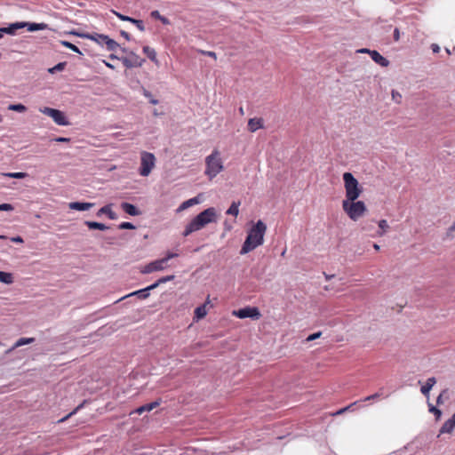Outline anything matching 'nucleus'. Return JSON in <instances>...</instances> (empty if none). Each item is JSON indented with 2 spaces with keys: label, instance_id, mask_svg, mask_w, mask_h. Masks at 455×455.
Segmentation results:
<instances>
[{
  "label": "nucleus",
  "instance_id": "obj_8",
  "mask_svg": "<svg viewBox=\"0 0 455 455\" xmlns=\"http://www.w3.org/2000/svg\"><path fill=\"white\" fill-rule=\"evenodd\" d=\"M120 60L124 66L127 68H139L143 65L145 60L137 55L134 52L130 51L128 55L121 57Z\"/></svg>",
  "mask_w": 455,
  "mask_h": 455
},
{
  "label": "nucleus",
  "instance_id": "obj_40",
  "mask_svg": "<svg viewBox=\"0 0 455 455\" xmlns=\"http://www.w3.org/2000/svg\"><path fill=\"white\" fill-rule=\"evenodd\" d=\"M446 237L452 239L455 237V221L446 231Z\"/></svg>",
  "mask_w": 455,
  "mask_h": 455
},
{
  "label": "nucleus",
  "instance_id": "obj_30",
  "mask_svg": "<svg viewBox=\"0 0 455 455\" xmlns=\"http://www.w3.org/2000/svg\"><path fill=\"white\" fill-rule=\"evenodd\" d=\"M428 411L433 413L435 417V420H439L442 417V411L437 407L434 406L432 403H428Z\"/></svg>",
  "mask_w": 455,
  "mask_h": 455
},
{
  "label": "nucleus",
  "instance_id": "obj_14",
  "mask_svg": "<svg viewBox=\"0 0 455 455\" xmlns=\"http://www.w3.org/2000/svg\"><path fill=\"white\" fill-rule=\"evenodd\" d=\"M455 428V413L451 416V419L446 420L439 430V435L448 433L451 434Z\"/></svg>",
  "mask_w": 455,
  "mask_h": 455
},
{
  "label": "nucleus",
  "instance_id": "obj_37",
  "mask_svg": "<svg viewBox=\"0 0 455 455\" xmlns=\"http://www.w3.org/2000/svg\"><path fill=\"white\" fill-rule=\"evenodd\" d=\"M8 109L22 113L27 110V108L23 104H11L9 105Z\"/></svg>",
  "mask_w": 455,
  "mask_h": 455
},
{
  "label": "nucleus",
  "instance_id": "obj_26",
  "mask_svg": "<svg viewBox=\"0 0 455 455\" xmlns=\"http://www.w3.org/2000/svg\"><path fill=\"white\" fill-rule=\"evenodd\" d=\"M143 52L147 54L148 58L152 60L153 62L157 63L158 60L156 59V52L153 48H150L149 46H144L143 47Z\"/></svg>",
  "mask_w": 455,
  "mask_h": 455
},
{
  "label": "nucleus",
  "instance_id": "obj_31",
  "mask_svg": "<svg viewBox=\"0 0 455 455\" xmlns=\"http://www.w3.org/2000/svg\"><path fill=\"white\" fill-rule=\"evenodd\" d=\"M378 226H379V228L377 230V234L379 235H383L386 232V230L388 228V224H387V220H381L379 222Z\"/></svg>",
  "mask_w": 455,
  "mask_h": 455
},
{
  "label": "nucleus",
  "instance_id": "obj_3",
  "mask_svg": "<svg viewBox=\"0 0 455 455\" xmlns=\"http://www.w3.org/2000/svg\"><path fill=\"white\" fill-rule=\"evenodd\" d=\"M343 180L346 190L345 200L355 201L362 194L363 188L351 172H345L343 174Z\"/></svg>",
  "mask_w": 455,
  "mask_h": 455
},
{
  "label": "nucleus",
  "instance_id": "obj_35",
  "mask_svg": "<svg viewBox=\"0 0 455 455\" xmlns=\"http://www.w3.org/2000/svg\"><path fill=\"white\" fill-rule=\"evenodd\" d=\"M60 44L76 53L83 54L77 46L68 41H60Z\"/></svg>",
  "mask_w": 455,
  "mask_h": 455
},
{
  "label": "nucleus",
  "instance_id": "obj_56",
  "mask_svg": "<svg viewBox=\"0 0 455 455\" xmlns=\"http://www.w3.org/2000/svg\"><path fill=\"white\" fill-rule=\"evenodd\" d=\"M12 241L14 243H23V239L21 236H15L12 238Z\"/></svg>",
  "mask_w": 455,
  "mask_h": 455
},
{
  "label": "nucleus",
  "instance_id": "obj_48",
  "mask_svg": "<svg viewBox=\"0 0 455 455\" xmlns=\"http://www.w3.org/2000/svg\"><path fill=\"white\" fill-rule=\"evenodd\" d=\"M150 16L153 18V19H156V20H160L162 15L160 14V12L157 11V10H155V11H152L151 13H150Z\"/></svg>",
  "mask_w": 455,
  "mask_h": 455
},
{
  "label": "nucleus",
  "instance_id": "obj_23",
  "mask_svg": "<svg viewBox=\"0 0 455 455\" xmlns=\"http://www.w3.org/2000/svg\"><path fill=\"white\" fill-rule=\"evenodd\" d=\"M198 203H199V200L197 199V197L190 198V199L183 202L177 209V212H182V211L188 209V207L193 206L194 204H198Z\"/></svg>",
  "mask_w": 455,
  "mask_h": 455
},
{
  "label": "nucleus",
  "instance_id": "obj_39",
  "mask_svg": "<svg viewBox=\"0 0 455 455\" xmlns=\"http://www.w3.org/2000/svg\"><path fill=\"white\" fill-rule=\"evenodd\" d=\"M448 389H443L440 395L437 396L436 398V403L437 404H442L443 403V398H448Z\"/></svg>",
  "mask_w": 455,
  "mask_h": 455
},
{
  "label": "nucleus",
  "instance_id": "obj_27",
  "mask_svg": "<svg viewBox=\"0 0 455 455\" xmlns=\"http://www.w3.org/2000/svg\"><path fill=\"white\" fill-rule=\"evenodd\" d=\"M131 296H137L139 299H144L149 296V291L147 290V288H144V289H140L139 291H133V292L130 293L129 295H127V297H131ZM125 298H126V296H125ZM123 299H124V297Z\"/></svg>",
  "mask_w": 455,
  "mask_h": 455
},
{
  "label": "nucleus",
  "instance_id": "obj_17",
  "mask_svg": "<svg viewBox=\"0 0 455 455\" xmlns=\"http://www.w3.org/2000/svg\"><path fill=\"white\" fill-rule=\"evenodd\" d=\"M263 123L262 118H251L248 121V130L251 132H255L257 130L263 128Z\"/></svg>",
  "mask_w": 455,
  "mask_h": 455
},
{
  "label": "nucleus",
  "instance_id": "obj_7",
  "mask_svg": "<svg viewBox=\"0 0 455 455\" xmlns=\"http://www.w3.org/2000/svg\"><path fill=\"white\" fill-rule=\"evenodd\" d=\"M156 157L152 153L143 152L140 159V174L148 176L155 166Z\"/></svg>",
  "mask_w": 455,
  "mask_h": 455
},
{
  "label": "nucleus",
  "instance_id": "obj_49",
  "mask_svg": "<svg viewBox=\"0 0 455 455\" xmlns=\"http://www.w3.org/2000/svg\"><path fill=\"white\" fill-rule=\"evenodd\" d=\"M200 52L204 55H206V56H209V57H212V58H214L216 59L217 56H216V53L214 52H211V51H200Z\"/></svg>",
  "mask_w": 455,
  "mask_h": 455
},
{
  "label": "nucleus",
  "instance_id": "obj_16",
  "mask_svg": "<svg viewBox=\"0 0 455 455\" xmlns=\"http://www.w3.org/2000/svg\"><path fill=\"white\" fill-rule=\"evenodd\" d=\"M121 208L123 211H124L127 214L131 216H139L140 215V211L132 204L130 203H122Z\"/></svg>",
  "mask_w": 455,
  "mask_h": 455
},
{
  "label": "nucleus",
  "instance_id": "obj_6",
  "mask_svg": "<svg viewBox=\"0 0 455 455\" xmlns=\"http://www.w3.org/2000/svg\"><path fill=\"white\" fill-rule=\"evenodd\" d=\"M206 170L205 174L210 178L213 179L223 170L222 160L220 156V152L218 150H214L210 156H208L205 159Z\"/></svg>",
  "mask_w": 455,
  "mask_h": 455
},
{
  "label": "nucleus",
  "instance_id": "obj_25",
  "mask_svg": "<svg viewBox=\"0 0 455 455\" xmlns=\"http://www.w3.org/2000/svg\"><path fill=\"white\" fill-rule=\"evenodd\" d=\"M206 314H207L206 305L205 304L201 305L195 309L194 318L196 320H200V319L204 318L206 315Z\"/></svg>",
  "mask_w": 455,
  "mask_h": 455
},
{
  "label": "nucleus",
  "instance_id": "obj_1",
  "mask_svg": "<svg viewBox=\"0 0 455 455\" xmlns=\"http://www.w3.org/2000/svg\"><path fill=\"white\" fill-rule=\"evenodd\" d=\"M266 231L267 225L262 220H258L256 224L248 231L245 241L240 251V254H246L253 251L258 246L263 244Z\"/></svg>",
  "mask_w": 455,
  "mask_h": 455
},
{
  "label": "nucleus",
  "instance_id": "obj_4",
  "mask_svg": "<svg viewBox=\"0 0 455 455\" xmlns=\"http://www.w3.org/2000/svg\"><path fill=\"white\" fill-rule=\"evenodd\" d=\"M343 211L354 221H356L367 212L365 204L363 201H348L343 200Z\"/></svg>",
  "mask_w": 455,
  "mask_h": 455
},
{
  "label": "nucleus",
  "instance_id": "obj_64",
  "mask_svg": "<svg viewBox=\"0 0 455 455\" xmlns=\"http://www.w3.org/2000/svg\"><path fill=\"white\" fill-rule=\"evenodd\" d=\"M373 247H374V249H375V250H377V251H378V250H379V246L377 243H374V244H373Z\"/></svg>",
  "mask_w": 455,
  "mask_h": 455
},
{
  "label": "nucleus",
  "instance_id": "obj_2",
  "mask_svg": "<svg viewBox=\"0 0 455 455\" xmlns=\"http://www.w3.org/2000/svg\"><path fill=\"white\" fill-rule=\"evenodd\" d=\"M216 221V210L210 207L196 215L185 228L183 235L188 236L193 232L198 231L207 224Z\"/></svg>",
  "mask_w": 455,
  "mask_h": 455
},
{
  "label": "nucleus",
  "instance_id": "obj_58",
  "mask_svg": "<svg viewBox=\"0 0 455 455\" xmlns=\"http://www.w3.org/2000/svg\"><path fill=\"white\" fill-rule=\"evenodd\" d=\"M346 411H347V408H346V407H344V408H342V409H340V410L337 411L333 415H341V414H343V413H344V412H346Z\"/></svg>",
  "mask_w": 455,
  "mask_h": 455
},
{
  "label": "nucleus",
  "instance_id": "obj_42",
  "mask_svg": "<svg viewBox=\"0 0 455 455\" xmlns=\"http://www.w3.org/2000/svg\"><path fill=\"white\" fill-rule=\"evenodd\" d=\"M321 336H322V331L315 332V333L307 336V338L306 339V341L309 342V341L315 340L316 339L320 338Z\"/></svg>",
  "mask_w": 455,
  "mask_h": 455
},
{
  "label": "nucleus",
  "instance_id": "obj_12",
  "mask_svg": "<svg viewBox=\"0 0 455 455\" xmlns=\"http://www.w3.org/2000/svg\"><path fill=\"white\" fill-rule=\"evenodd\" d=\"M99 37L102 42H104V44H106L107 49L111 52L116 51L117 48H120V44L116 42L114 39L109 38L107 35L104 34H98L94 33L93 37Z\"/></svg>",
  "mask_w": 455,
  "mask_h": 455
},
{
  "label": "nucleus",
  "instance_id": "obj_47",
  "mask_svg": "<svg viewBox=\"0 0 455 455\" xmlns=\"http://www.w3.org/2000/svg\"><path fill=\"white\" fill-rule=\"evenodd\" d=\"M144 95H145L146 97L149 98V102H150L151 104H153V105H156V104H158V100H156V99H154V98H152V95H151V93H150L149 92H147V91H146V92H145V93H144Z\"/></svg>",
  "mask_w": 455,
  "mask_h": 455
},
{
  "label": "nucleus",
  "instance_id": "obj_54",
  "mask_svg": "<svg viewBox=\"0 0 455 455\" xmlns=\"http://www.w3.org/2000/svg\"><path fill=\"white\" fill-rule=\"evenodd\" d=\"M164 25H169L170 24V20L164 17V16H162L161 19L159 20Z\"/></svg>",
  "mask_w": 455,
  "mask_h": 455
},
{
  "label": "nucleus",
  "instance_id": "obj_45",
  "mask_svg": "<svg viewBox=\"0 0 455 455\" xmlns=\"http://www.w3.org/2000/svg\"><path fill=\"white\" fill-rule=\"evenodd\" d=\"M178 257V254L177 253H174V252H168L166 254V256L163 259H161L162 260H164V265L167 263V261L171 259H173V258H176Z\"/></svg>",
  "mask_w": 455,
  "mask_h": 455
},
{
  "label": "nucleus",
  "instance_id": "obj_51",
  "mask_svg": "<svg viewBox=\"0 0 455 455\" xmlns=\"http://www.w3.org/2000/svg\"><path fill=\"white\" fill-rule=\"evenodd\" d=\"M160 284H161V283H158V280H157L156 283H152L151 285H149V286H148V287H146V288H147V290H148V291H152V290L156 289V287H158Z\"/></svg>",
  "mask_w": 455,
  "mask_h": 455
},
{
  "label": "nucleus",
  "instance_id": "obj_59",
  "mask_svg": "<svg viewBox=\"0 0 455 455\" xmlns=\"http://www.w3.org/2000/svg\"><path fill=\"white\" fill-rule=\"evenodd\" d=\"M357 403H358V401L354 402V403H350L349 405L346 406L347 410L350 411Z\"/></svg>",
  "mask_w": 455,
  "mask_h": 455
},
{
  "label": "nucleus",
  "instance_id": "obj_41",
  "mask_svg": "<svg viewBox=\"0 0 455 455\" xmlns=\"http://www.w3.org/2000/svg\"><path fill=\"white\" fill-rule=\"evenodd\" d=\"M119 229H135V226L131 222H122L118 226Z\"/></svg>",
  "mask_w": 455,
  "mask_h": 455
},
{
  "label": "nucleus",
  "instance_id": "obj_44",
  "mask_svg": "<svg viewBox=\"0 0 455 455\" xmlns=\"http://www.w3.org/2000/svg\"><path fill=\"white\" fill-rule=\"evenodd\" d=\"M373 222H374L373 220H371L370 222H365L364 225L363 226V229L367 232L371 231L373 228Z\"/></svg>",
  "mask_w": 455,
  "mask_h": 455
},
{
  "label": "nucleus",
  "instance_id": "obj_53",
  "mask_svg": "<svg viewBox=\"0 0 455 455\" xmlns=\"http://www.w3.org/2000/svg\"><path fill=\"white\" fill-rule=\"evenodd\" d=\"M120 34H121V36H122L123 37H124L126 40H128V41H129V40H131V36H130V35H129L126 31H124V30H121V31H120Z\"/></svg>",
  "mask_w": 455,
  "mask_h": 455
},
{
  "label": "nucleus",
  "instance_id": "obj_60",
  "mask_svg": "<svg viewBox=\"0 0 455 455\" xmlns=\"http://www.w3.org/2000/svg\"><path fill=\"white\" fill-rule=\"evenodd\" d=\"M120 58L121 57H117L116 55H115L114 53L110 54L109 55V59L111 60H120Z\"/></svg>",
  "mask_w": 455,
  "mask_h": 455
},
{
  "label": "nucleus",
  "instance_id": "obj_50",
  "mask_svg": "<svg viewBox=\"0 0 455 455\" xmlns=\"http://www.w3.org/2000/svg\"><path fill=\"white\" fill-rule=\"evenodd\" d=\"M53 140L56 141V142H69L70 141V138L57 137Z\"/></svg>",
  "mask_w": 455,
  "mask_h": 455
},
{
  "label": "nucleus",
  "instance_id": "obj_28",
  "mask_svg": "<svg viewBox=\"0 0 455 455\" xmlns=\"http://www.w3.org/2000/svg\"><path fill=\"white\" fill-rule=\"evenodd\" d=\"M0 282L6 283V284L12 283H13L12 275L11 273L0 271Z\"/></svg>",
  "mask_w": 455,
  "mask_h": 455
},
{
  "label": "nucleus",
  "instance_id": "obj_52",
  "mask_svg": "<svg viewBox=\"0 0 455 455\" xmlns=\"http://www.w3.org/2000/svg\"><path fill=\"white\" fill-rule=\"evenodd\" d=\"M431 49H432L433 52H435V53H437V52H440V47L436 44H431Z\"/></svg>",
  "mask_w": 455,
  "mask_h": 455
},
{
  "label": "nucleus",
  "instance_id": "obj_18",
  "mask_svg": "<svg viewBox=\"0 0 455 455\" xmlns=\"http://www.w3.org/2000/svg\"><path fill=\"white\" fill-rule=\"evenodd\" d=\"M370 56L377 64L380 65L381 67H387L389 64V61L375 50H372L371 52H370Z\"/></svg>",
  "mask_w": 455,
  "mask_h": 455
},
{
  "label": "nucleus",
  "instance_id": "obj_15",
  "mask_svg": "<svg viewBox=\"0 0 455 455\" xmlns=\"http://www.w3.org/2000/svg\"><path fill=\"white\" fill-rule=\"evenodd\" d=\"M95 205L94 203H84V202H72L69 203L68 207L71 210L76 211H88Z\"/></svg>",
  "mask_w": 455,
  "mask_h": 455
},
{
  "label": "nucleus",
  "instance_id": "obj_21",
  "mask_svg": "<svg viewBox=\"0 0 455 455\" xmlns=\"http://www.w3.org/2000/svg\"><path fill=\"white\" fill-rule=\"evenodd\" d=\"M436 383V379L435 377H431V378H428L427 379V382L425 385H423L420 388V391L421 393L426 395V396H428L429 395V392L430 390L432 389V387H434V385Z\"/></svg>",
  "mask_w": 455,
  "mask_h": 455
},
{
  "label": "nucleus",
  "instance_id": "obj_57",
  "mask_svg": "<svg viewBox=\"0 0 455 455\" xmlns=\"http://www.w3.org/2000/svg\"><path fill=\"white\" fill-rule=\"evenodd\" d=\"M398 36H399L398 28H395L394 32H393V36L395 41H398Z\"/></svg>",
  "mask_w": 455,
  "mask_h": 455
},
{
  "label": "nucleus",
  "instance_id": "obj_32",
  "mask_svg": "<svg viewBox=\"0 0 455 455\" xmlns=\"http://www.w3.org/2000/svg\"><path fill=\"white\" fill-rule=\"evenodd\" d=\"M86 401H84L82 403H80L78 406H76L71 412H69L68 415H66L65 417H63L62 419H60L59 420V422H64L66 421L68 419H69L71 416L75 415L81 408L84 407V404L85 403Z\"/></svg>",
  "mask_w": 455,
  "mask_h": 455
},
{
  "label": "nucleus",
  "instance_id": "obj_9",
  "mask_svg": "<svg viewBox=\"0 0 455 455\" xmlns=\"http://www.w3.org/2000/svg\"><path fill=\"white\" fill-rule=\"evenodd\" d=\"M42 113L51 116L53 121L59 125H68L69 123L67 120L64 113L59 109L45 107L41 110Z\"/></svg>",
  "mask_w": 455,
  "mask_h": 455
},
{
  "label": "nucleus",
  "instance_id": "obj_62",
  "mask_svg": "<svg viewBox=\"0 0 455 455\" xmlns=\"http://www.w3.org/2000/svg\"><path fill=\"white\" fill-rule=\"evenodd\" d=\"M324 276H325V279H326V280H330V279H331L332 277H334V275H327V274H325V273H324Z\"/></svg>",
  "mask_w": 455,
  "mask_h": 455
},
{
  "label": "nucleus",
  "instance_id": "obj_22",
  "mask_svg": "<svg viewBox=\"0 0 455 455\" xmlns=\"http://www.w3.org/2000/svg\"><path fill=\"white\" fill-rule=\"evenodd\" d=\"M84 225H86L88 227V228L92 229V230L99 229V230L104 231V230L108 229V226H106L103 223L97 222V221L86 220V221H84Z\"/></svg>",
  "mask_w": 455,
  "mask_h": 455
},
{
  "label": "nucleus",
  "instance_id": "obj_19",
  "mask_svg": "<svg viewBox=\"0 0 455 455\" xmlns=\"http://www.w3.org/2000/svg\"><path fill=\"white\" fill-rule=\"evenodd\" d=\"M111 206H112V204H107V205L101 207L98 211L96 215L98 217H100L102 214H106L110 220H116L117 219V214L115 212L112 211Z\"/></svg>",
  "mask_w": 455,
  "mask_h": 455
},
{
  "label": "nucleus",
  "instance_id": "obj_29",
  "mask_svg": "<svg viewBox=\"0 0 455 455\" xmlns=\"http://www.w3.org/2000/svg\"><path fill=\"white\" fill-rule=\"evenodd\" d=\"M239 205H240V202H233L231 204V205L229 206V208L228 209L227 211V214L228 215H234V216H237L238 213H239Z\"/></svg>",
  "mask_w": 455,
  "mask_h": 455
},
{
  "label": "nucleus",
  "instance_id": "obj_38",
  "mask_svg": "<svg viewBox=\"0 0 455 455\" xmlns=\"http://www.w3.org/2000/svg\"><path fill=\"white\" fill-rule=\"evenodd\" d=\"M74 34L76 35V33H74ZM77 36L93 40L100 45L104 44V42H102V40H100V38H99L97 36L93 37L94 34H77Z\"/></svg>",
  "mask_w": 455,
  "mask_h": 455
},
{
  "label": "nucleus",
  "instance_id": "obj_11",
  "mask_svg": "<svg viewBox=\"0 0 455 455\" xmlns=\"http://www.w3.org/2000/svg\"><path fill=\"white\" fill-rule=\"evenodd\" d=\"M165 268L164 260L157 259L146 265L140 272L142 274H149L155 271H161Z\"/></svg>",
  "mask_w": 455,
  "mask_h": 455
},
{
  "label": "nucleus",
  "instance_id": "obj_10",
  "mask_svg": "<svg viewBox=\"0 0 455 455\" xmlns=\"http://www.w3.org/2000/svg\"><path fill=\"white\" fill-rule=\"evenodd\" d=\"M235 315L239 318L250 317V318H255V319H258L260 315L259 311L257 307H247L239 309L237 312H235Z\"/></svg>",
  "mask_w": 455,
  "mask_h": 455
},
{
  "label": "nucleus",
  "instance_id": "obj_13",
  "mask_svg": "<svg viewBox=\"0 0 455 455\" xmlns=\"http://www.w3.org/2000/svg\"><path fill=\"white\" fill-rule=\"evenodd\" d=\"M114 13L121 20H124V21H129L130 23H132L134 25H136V27L140 30V31H144L145 30V26H144V23L141 20H136L134 18H132L130 16H126V15H124L122 13H119V12H114Z\"/></svg>",
  "mask_w": 455,
  "mask_h": 455
},
{
  "label": "nucleus",
  "instance_id": "obj_46",
  "mask_svg": "<svg viewBox=\"0 0 455 455\" xmlns=\"http://www.w3.org/2000/svg\"><path fill=\"white\" fill-rule=\"evenodd\" d=\"M13 206L11 204H0V211H12Z\"/></svg>",
  "mask_w": 455,
  "mask_h": 455
},
{
  "label": "nucleus",
  "instance_id": "obj_43",
  "mask_svg": "<svg viewBox=\"0 0 455 455\" xmlns=\"http://www.w3.org/2000/svg\"><path fill=\"white\" fill-rule=\"evenodd\" d=\"M175 278V275H166V276H164V277H161L158 279V283H165L169 281H172Z\"/></svg>",
  "mask_w": 455,
  "mask_h": 455
},
{
  "label": "nucleus",
  "instance_id": "obj_55",
  "mask_svg": "<svg viewBox=\"0 0 455 455\" xmlns=\"http://www.w3.org/2000/svg\"><path fill=\"white\" fill-rule=\"evenodd\" d=\"M372 50L367 49V48H362L357 51V52L360 53H368L370 55V52H371Z\"/></svg>",
  "mask_w": 455,
  "mask_h": 455
},
{
  "label": "nucleus",
  "instance_id": "obj_33",
  "mask_svg": "<svg viewBox=\"0 0 455 455\" xmlns=\"http://www.w3.org/2000/svg\"><path fill=\"white\" fill-rule=\"evenodd\" d=\"M4 176L12 179H24L28 176L27 172H7L3 173Z\"/></svg>",
  "mask_w": 455,
  "mask_h": 455
},
{
  "label": "nucleus",
  "instance_id": "obj_61",
  "mask_svg": "<svg viewBox=\"0 0 455 455\" xmlns=\"http://www.w3.org/2000/svg\"><path fill=\"white\" fill-rule=\"evenodd\" d=\"M103 62H104V64H105L108 68H111V69H114V68H115V67H114L112 64H110L109 62H107V61H105V60H104Z\"/></svg>",
  "mask_w": 455,
  "mask_h": 455
},
{
  "label": "nucleus",
  "instance_id": "obj_20",
  "mask_svg": "<svg viewBox=\"0 0 455 455\" xmlns=\"http://www.w3.org/2000/svg\"><path fill=\"white\" fill-rule=\"evenodd\" d=\"M160 403H161V399L154 401V402H152L150 403L144 404V405L137 408L134 412H136L138 414H141L144 411H150L153 409H155L157 406H159Z\"/></svg>",
  "mask_w": 455,
  "mask_h": 455
},
{
  "label": "nucleus",
  "instance_id": "obj_5",
  "mask_svg": "<svg viewBox=\"0 0 455 455\" xmlns=\"http://www.w3.org/2000/svg\"><path fill=\"white\" fill-rule=\"evenodd\" d=\"M27 28V29L30 32L44 30L48 28V25L46 23H35V22H14L10 24L8 27L0 28V32L3 34L14 35L17 29Z\"/></svg>",
  "mask_w": 455,
  "mask_h": 455
},
{
  "label": "nucleus",
  "instance_id": "obj_24",
  "mask_svg": "<svg viewBox=\"0 0 455 455\" xmlns=\"http://www.w3.org/2000/svg\"><path fill=\"white\" fill-rule=\"evenodd\" d=\"M34 341H35L34 338H20L15 342L13 347L11 349H9L6 353L11 352L12 350L15 349L16 347L33 343Z\"/></svg>",
  "mask_w": 455,
  "mask_h": 455
},
{
  "label": "nucleus",
  "instance_id": "obj_63",
  "mask_svg": "<svg viewBox=\"0 0 455 455\" xmlns=\"http://www.w3.org/2000/svg\"><path fill=\"white\" fill-rule=\"evenodd\" d=\"M225 227H226V229H228V230L231 229V226L228 225L227 221L225 222Z\"/></svg>",
  "mask_w": 455,
  "mask_h": 455
},
{
  "label": "nucleus",
  "instance_id": "obj_34",
  "mask_svg": "<svg viewBox=\"0 0 455 455\" xmlns=\"http://www.w3.org/2000/svg\"><path fill=\"white\" fill-rule=\"evenodd\" d=\"M66 65H67V62H60L57 65H55L54 67L50 68L48 69V72L50 74H54L59 71H62L65 68Z\"/></svg>",
  "mask_w": 455,
  "mask_h": 455
},
{
  "label": "nucleus",
  "instance_id": "obj_36",
  "mask_svg": "<svg viewBox=\"0 0 455 455\" xmlns=\"http://www.w3.org/2000/svg\"><path fill=\"white\" fill-rule=\"evenodd\" d=\"M381 396H387V395H385L384 392L382 391V389H380L379 392L373 394V395H371L369 396H366L363 400H362L363 402H366V401H371V400H376Z\"/></svg>",
  "mask_w": 455,
  "mask_h": 455
}]
</instances>
